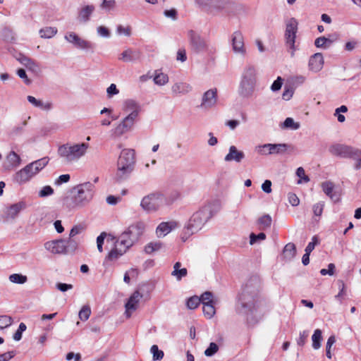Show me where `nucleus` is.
I'll list each match as a JSON object with an SVG mask.
<instances>
[{
	"instance_id": "nucleus-1",
	"label": "nucleus",
	"mask_w": 361,
	"mask_h": 361,
	"mask_svg": "<svg viewBox=\"0 0 361 361\" xmlns=\"http://www.w3.org/2000/svg\"><path fill=\"white\" fill-rule=\"evenodd\" d=\"M220 209L221 205L218 202L207 203L201 207L193 213L183 228L180 235L181 240L185 242L192 235L201 230L204 225L219 212Z\"/></svg>"
},
{
	"instance_id": "nucleus-2",
	"label": "nucleus",
	"mask_w": 361,
	"mask_h": 361,
	"mask_svg": "<svg viewBox=\"0 0 361 361\" xmlns=\"http://www.w3.org/2000/svg\"><path fill=\"white\" fill-rule=\"evenodd\" d=\"M94 185L85 182L75 186L71 195L63 199V204L69 209L82 208L89 204L94 195Z\"/></svg>"
},
{
	"instance_id": "nucleus-3",
	"label": "nucleus",
	"mask_w": 361,
	"mask_h": 361,
	"mask_svg": "<svg viewBox=\"0 0 361 361\" xmlns=\"http://www.w3.org/2000/svg\"><path fill=\"white\" fill-rule=\"evenodd\" d=\"M135 152L133 149H123L118 158L114 180L121 182L128 178L134 170Z\"/></svg>"
},
{
	"instance_id": "nucleus-4",
	"label": "nucleus",
	"mask_w": 361,
	"mask_h": 361,
	"mask_svg": "<svg viewBox=\"0 0 361 361\" xmlns=\"http://www.w3.org/2000/svg\"><path fill=\"white\" fill-rule=\"evenodd\" d=\"M178 197L179 194L178 192H174L169 197L161 192H153L142 199L140 207L148 213L154 212L164 205L172 204Z\"/></svg>"
},
{
	"instance_id": "nucleus-5",
	"label": "nucleus",
	"mask_w": 361,
	"mask_h": 361,
	"mask_svg": "<svg viewBox=\"0 0 361 361\" xmlns=\"http://www.w3.org/2000/svg\"><path fill=\"white\" fill-rule=\"evenodd\" d=\"M257 83V71L254 66H246L241 75L238 87V94L243 98L251 97L255 90Z\"/></svg>"
},
{
	"instance_id": "nucleus-6",
	"label": "nucleus",
	"mask_w": 361,
	"mask_h": 361,
	"mask_svg": "<svg viewBox=\"0 0 361 361\" xmlns=\"http://www.w3.org/2000/svg\"><path fill=\"white\" fill-rule=\"evenodd\" d=\"M89 147L90 145L85 142L74 145L66 144L59 147L58 154L65 161L70 163L78 161L85 156Z\"/></svg>"
},
{
	"instance_id": "nucleus-7",
	"label": "nucleus",
	"mask_w": 361,
	"mask_h": 361,
	"mask_svg": "<svg viewBox=\"0 0 361 361\" xmlns=\"http://www.w3.org/2000/svg\"><path fill=\"white\" fill-rule=\"evenodd\" d=\"M298 31V22L295 18H290L286 21L284 33L285 45L291 57H294L295 51L299 49V43L296 38Z\"/></svg>"
},
{
	"instance_id": "nucleus-8",
	"label": "nucleus",
	"mask_w": 361,
	"mask_h": 361,
	"mask_svg": "<svg viewBox=\"0 0 361 361\" xmlns=\"http://www.w3.org/2000/svg\"><path fill=\"white\" fill-rule=\"evenodd\" d=\"M329 152L336 157L344 159H357L361 157V150L351 146L334 144L329 148Z\"/></svg>"
},
{
	"instance_id": "nucleus-9",
	"label": "nucleus",
	"mask_w": 361,
	"mask_h": 361,
	"mask_svg": "<svg viewBox=\"0 0 361 361\" xmlns=\"http://www.w3.org/2000/svg\"><path fill=\"white\" fill-rule=\"evenodd\" d=\"M137 116L127 115L122 121L110 131V136L112 139L121 137L127 132L131 130L136 122Z\"/></svg>"
},
{
	"instance_id": "nucleus-10",
	"label": "nucleus",
	"mask_w": 361,
	"mask_h": 361,
	"mask_svg": "<svg viewBox=\"0 0 361 361\" xmlns=\"http://www.w3.org/2000/svg\"><path fill=\"white\" fill-rule=\"evenodd\" d=\"M241 8V6L235 1L231 0H215L213 5V13L215 14L224 12L226 14H235Z\"/></svg>"
},
{
	"instance_id": "nucleus-11",
	"label": "nucleus",
	"mask_w": 361,
	"mask_h": 361,
	"mask_svg": "<svg viewBox=\"0 0 361 361\" xmlns=\"http://www.w3.org/2000/svg\"><path fill=\"white\" fill-rule=\"evenodd\" d=\"M188 37L191 49L195 53L210 51L209 45L197 32L190 30L188 32Z\"/></svg>"
},
{
	"instance_id": "nucleus-12",
	"label": "nucleus",
	"mask_w": 361,
	"mask_h": 361,
	"mask_svg": "<svg viewBox=\"0 0 361 361\" xmlns=\"http://www.w3.org/2000/svg\"><path fill=\"white\" fill-rule=\"evenodd\" d=\"M65 39L71 43L75 48L82 50H92L94 48V44L91 42L80 37L77 34L73 32H68L64 37Z\"/></svg>"
},
{
	"instance_id": "nucleus-13",
	"label": "nucleus",
	"mask_w": 361,
	"mask_h": 361,
	"mask_svg": "<svg viewBox=\"0 0 361 361\" xmlns=\"http://www.w3.org/2000/svg\"><path fill=\"white\" fill-rule=\"evenodd\" d=\"M142 297V294L140 293L139 290L134 291L133 293L130 296L129 299L125 305V314L127 318H130L133 312H134L138 308L140 301Z\"/></svg>"
},
{
	"instance_id": "nucleus-14",
	"label": "nucleus",
	"mask_w": 361,
	"mask_h": 361,
	"mask_svg": "<svg viewBox=\"0 0 361 361\" xmlns=\"http://www.w3.org/2000/svg\"><path fill=\"white\" fill-rule=\"evenodd\" d=\"M44 246L47 251L52 254H65L67 250L66 242L63 239L47 241Z\"/></svg>"
},
{
	"instance_id": "nucleus-15",
	"label": "nucleus",
	"mask_w": 361,
	"mask_h": 361,
	"mask_svg": "<svg viewBox=\"0 0 361 361\" xmlns=\"http://www.w3.org/2000/svg\"><path fill=\"white\" fill-rule=\"evenodd\" d=\"M217 102V89L212 88L206 91L202 97L200 106L202 109H209L216 104Z\"/></svg>"
},
{
	"instance_id": "nucleus-16",
	"label": "nucleus",
	"mask_w": 361,
	"mask_h": 361,
	"mask_svg": "<svg viewBox=\"0 0 361 361\" xmlns=\"http://www.w3.org/2000/svg\"><path fill=\"white\" fill-rule=\"evenodd\" d=\"M145 228L144 223L139 221L129 226L123 233L127 234L129 238L135 243L142 235Z\"/></svg>"
},
{
	"instance_id": "nucleus-17",
	"label": "nucleus",
	"mask_w": 361,
	"mask_h": 361,
	"mask_svg": "<svg viewBox=\"0 0 361 361\" xmlns=\"http://www.w3.org/2000/svg\"><path fill=\"white\" fill-rule=\"evenodd\" d=\"M38 172H35V169L30 166V164L15 174V180L21 184L29 181L32 177L37 175Z\"/></svg>"
},
{
	"instance_id": "nucleus-18",
	"label": "nucleus",
	"mask_w": 361,
	"mask_h": 361,
	"mask_svg": "<svg viewBox=\"0 0 361 361\" xmlns=\"http://www.w3.org/2000/svg\"><path fill=\"white\" fill-rule=\"evenodd\" d=\"M141 55L139 49L127 48L119 55L118 59L125 63H133L139 61Z\"/></svg>"
},
{
	"instance_id": "nucleus-19",
	"label": "nucleus",
	"mask_w": 361,
	"mask_h": 361,
	"mask_svg": "<svg viewBox=\"0 0 361 361\" xmlns=\"http://www.w3.org/2000/svg\"><path fill=\"white\" fill-rule=\"evenodd\" d=\"M232 47L235 53L244 56L246 49L244 45V39L242 33L239 31L235 32L232 35Z\"/></svg>"
},
{
	"instance_id": "nucleus-20",
	"label": "nucleus",
	"mask_w": 361,
	"mask_h": 361,
	"mask_svg": "<svg viewBox=\"0 0 361 361\" xmlns=\"http://www.w3.org/2000/svg\"><path fill=\"white\" fill-rule=\"evenodd\" d=\"M26 204L24 202H18L7 207L4 211V218L6 220L14 219L18 214L25 209Z\"/></svg>"
},
{
	"instance_id": "nucleus-21",
	"label": "nucleus",
	"mask_w": 361,
	"mask_h": 361,
	"mask_svg": "<svg viewBox=\"0 0 361 361\" xmlns=\"http://www.w3.org/2000/svg\"><path fill=\"white\" fill-rule=\"evenodd\" d=\"M122 110L128 116L138 117L141 108L136 101L127 99L123 102Z\"/></svg>"
},
{
	"instance_id": "nucleus-22",
	"label": "nucleus",
	"mask_w": 361,
	"mask_h": 361,
	"mask_svg": "<svg viewBox=\"0 0 361 361\" xmlns=\"http://www.w3.org/2000/svg\"><path fill=\"white\" fill-rule=\"evenodd\" d=\"M133 244V242L129 238V236L123 232L115 242L114 245L117 247L121 252H126Z\"/></svg>"
},
{
	"instance_id": "nucleus-23",
	"label": "nucleus",
	"mask_w": 361,
	"mask_h": 361,
	"mask_svg": "<svg viewBox=\"0 0 361 361\" xmlns=\"http://www.w3.org/2000/svg\"><path fill=\"white\" fill-rule=\"evenodd\" d=\"M324 58L321 53L313 54L309 60V68L313 72H319L323 68Z\"/></svg>"
},
{
	"instance_id": "nucleus-24",
	"label": "nucleus",
	"mask_w": 361,
	"mask_h": 361,
	"mask_svg": "<svg viewBox=\"0 0 361 361\" xmlns=\"http://www.w3.org/2000/svg\"><path fill=\"white\" fill-rule=\"evenodd\" d=\"M192 90V86L185 82H178L171 87L172 93L175 96L185 95L190 92Z\"/></svg>"
},
{
	"instance_id": "nucleus-25",
	"label": "nucleus",
	"mask_w": 361,
	"mask_h": 361,
	"mask_svg": "<svg viewBox=\"0 0 361 361\" xmlns=\"http://www.w3.org/2000/svg\"><path fill=\"white\" fill-rule=\"evenodd\" d=\"M177 226L175 221L161 222L156 229V234L158 238H164L169 234Z\"/></svg>"
},
{
	"instance_id": "nucleus-26",
	"label": "nucleus",
	"mask_w": 361,
	"mask_h": 361,
	"mask_svg": "<svg viewBox=\"0 0 361 361\" xmlns=\"http://www.w3.org/2000/svg\"><path fill=\"white\" fill-rule=\"evenodd\" d=\"M245 158V154L242 151L238 150L235 146H231L229 147V152L226 155L224 160L226 161H235L238 163L240 162Z\"/></svg>"
},
{
	"instance_id": "nucleus-27",
	"label": "nucleus",
	"mask_w": 361,
	"mask_h": 361,
	"mask_svg": "<svg viewBox=\"0 0 361 361\" xmlns=\"http://www.w3.org/2000/svg\"><path fill=\"white\" fill-rule=\"evenodd\" d=\"M94 9L93 5H87L81 8L78 11V20L82 23L88 22Z\"/></svg>"
},
{
	"instance_id": "nucleus-28",
	"label": "nucleus",
	"mask_w": 361,
	"mask_h": 361,
	"mask_svg": "<svg viewBox=\"0 0 361 361\" xmlns=\"http://www.w3.org/2000/svg\"><path fill=\"white\" fill-rule=\"evenodd\" d=\"M16 59L32 72H37L39 69V65L34 60L22 54H20Z\"/></svg>"
},
{
	"instance_id": "nucleus-29",
	"label": "nucleus",
	"mask_w": 361,
	"mask_h": 361,
	"mask_svg": "<svg viewBox=\"0 0 361 361\" xmlns=\"http://www.w3.org/2000/svg\"><path fill=\"white\" fill-rule=\"evenodd\" d=\"M296 255V247L294 243H289L285 245L282 252V259L285 262H290Z\"/></svg>"
},
{
	"instance_id": "nucleus-30",
	"label": "nucleus",
	"mask_w": 361,
	"mask_h": 361,
	"mask_svg": "<svg viewBox=\"0 0 361 361\" xmlns=\"http://www.w3.org/2000/svg\"><path fill=\"white\" fill-rule=\"evenodd\" d=\"M20 156L11 151L6 157L5 166L6 169L16 168L20 164Z\"/></svg>"
},
{
	"instance_id": "nucleus-31",
	"label": "nucleus",
	"mask_w": 361,
	"mask_h": 361,
	"mask_svg": "<svg viewBox=\"0 0 361 361\" xmlns=\"http://www.w3.org/2000/svg\"><path fill=\"white\" fill-rule=\"evenodd\" d=\"M27 101L32 104L34 106L39 108L44 111H49L52 109V103L50 102H44L42 100L37 99L33 96H27Z\"/></svg>"
},
{
	"instance_id": "nucleus-32",
	"label": "nucleus",
	"mask_w": 361,
	"mask_h": 361,
	"mask_svg": "<svg viewBox=\"0 0 361 361\" xmlns=\"http://www.w3.org/2000/svg\"><path fill=\"white\" fill-rule=\"evenodd\" d=\"M322 188L324 192L329 196L332 200L336 202L338 200V197L334 192V184L331 181H325L322 183Z\"/></svg>"
},
{
	"instance_id": "nucleus-33",
	"label": "nucleus",
	"mask_w": 361,
	"mask_h": 361,
	"mask_svg": "<svg viewBox=\"0 0 361 361\" xmlns=\"http://www.w3.org/2000/svg\"><path fill=\"white\" fill-rule=\"evenodd\" d=\"M181 263L177 262L173 266V271L171 272V275L175 276L178 281L181 280L183 277L187 276L188 271L185 268L180 269Z\"/></svg>"
},
{
	"instance_id": "nucleus-34",
	"label": "nucleus",
	"mask_w": 361,
	"mask_h": 361,
	"mask_svg": "<svg viewBox=\"0 0 361 361\" xmlns=\"http://www.w3.org/2000/svg\"><path fill=\"white\" fill-rule=\"evenodd\" d=\"M272 219L270 215L264 214L257 220V226L259 230H266L270 228Z\"/></svg>"
},
{
	"instance_id": "nucleus-35",
	"label": "nucleus",
	"mask_w": 361,
	"mask_h": 361,
	"mask_svg": "<svg viewBox=\"0 0 361 361\" xmlns=\"http://www.w3.org/2000/svg\"><path fill=\"white\" fill-rule=\"evenodd\" d=\"M267 147L269 148L270 154H277L284 153L287 150L286 144H269Z\"/></svg>"
},
{
	"instance_id": "nucleus-36",
	"label": "nucleus",
	"mask_w": 361,
	"mask_h": 361,
	"mask_svg": "<svg viewBox=\"0 0 361 361\" xmlns=\"http://www.w3.org/2000/svg\"><path fill=\"white\" fill-rule=\"evenodd\" d=\"M49 163V158L45 157L30 164V166L35 169V172H39L42 170Z\"/></svg>"
},
{
	"instance_id": "nucleus-37",
	"label": "nucleus",
	"mask_w": 361,
	"mask_h": 361,
	"mask_svg": "<svg viewBox=\"0 0 361 361\" xmlns=\"http://www.w3.org/2000/svg\"><path fill=\"white\" fill-rule=\"evenodd\" d=\"M153 80L156 85L163 86L169 82V77L166 74L156 71Z\"/></svg>"
},
{
	"instance_id": "nucleus-38",
	"label": "nucleus",
	"mask_w": 361,
	"mask_h": 361,
	"mask_svg": "<svg viewBox=\"0 0 361 361\" xmlns=\"http://www.w3.org/2000/svg\"><path fill=\"white\" fill-rule=\"evenodd\" d=\"M163 247V243L160 241L150 242L145 247V252L147 254H152L160 250Z\"/></svg>"
},
{
	"instance_id": "nucleus-39",
	"label": "nucleus",
	"mask_w": 361,
	"mask_h": 361,
	"mask_svg": "<svg viewBox=\"0 0 361 361\" xmlns=\"http://www.w3.org/2000/svg\"><path fill=\"white\" fill-rule=\"evenodd\" d=\"M214 3L215 0H195L196 4L210 13H213V5H214Z\"/></svg>"
},
{
	"instance_id": "nucleus-40",
	"label": "nucleus",
	"mask_w": 361,
	"mask_h": 361,
	"mask_svg": "<svg viewBox=\"0 0 361 361\" xmlns=\"http://www.w3.org/2000/svg\"><path fill=\"white\" fill-rule=\"evenodd\" d=\"M57 33V29L54 27H46L39 30V35L42 38L49 39L53 37Z\"/></svg>"
},
{
	"instance_id": "nucleus-41",
	"label": "nucleus",
	"mask_w": 361,
	"mask_h": 361,
	"mask_svg": "<svg viewBox=\"0 0 361 361\" xmlns=\"http://www.w3.org/2000/svg\"><path fill=\"white\" fill-rule=\"evenodd\" d=\"M322 332L320 329H316L312 336V348L315 350L321 347V341L322 340Z\"/></svg>"
},
{
	"instance_id": "nucleus-42",
	"label": "nucleus",
	"mask_w": 361,
	"mask_h": 361,
	"mask_svg": "<svg viewBox=\"0 0 361 361\" xmlns=\"http://www.w3.org/2000/svg\"><path fill=\"white\" fill-rule=\"evenodd\" d=\"M125 252H121L114 245V247L109 252L108 255L105 258L104 263L107 262H114L117 260Z\"/></svg>"
},
{
	"instance_id": "nucleus-43",
	"label": "nucleus",
	"mask_w": 361,
	"mask_h": 361,
	"mask_svg": "<svg viewBox=\"0 0 361 361\" xmlns=\"http://www.w3.org/2000/svg\"><path fill=\"white\" fill-rule=\"evenodd\" d=\"M27 121H24L20 124L14 126L9 132V136L11 137H14L20 135L23 133L24 128L27 126Z\"/></svg>"
},
{
	"instance_id": "nucleus-44",
	"label": "nucleus",
	"mask_w": 361,
	"mask_h": 361,
	"mask_svg": "<svg viewBox=\"0 0 361 361\" xmlns=\"http://www.w3.org/2000/svg\"><path fill=\"white\" fill-rule=\"evenodd\" d=\"M9 281L17 284H23L27 282V277L20 274H13L9 276Z\"/></svg>"
},
{
	"instance_id": "nucleus-45",
	"label": "nucleus",
	"mask_w": 361,
	"mask_h": 361,
	"mask_svg": "<svg viewBox=\"0 0 361 361\" xmlns=\"http://www.w3.org/2000/svg\"><path fill=\"white\" fill-rule=\"evenodd\" d=\"M331 39L325 37H319L314 41V45L318 48H327L331 45Z\"/></svg>"
},
{
	"instance_id": "nucleus-46",
	"label": "nucleus",
	"mask_w": 361,
	"mask_h": 361,
	"mask_svg": "<svg viewBox=\"0 0 361 361\" xmlns=\"http://www.w3.org/2000/svg\"><path fill=\"white\" fill-rule=\"evenodd\" d=\"M215 303H210V304H204L203 305V312L205 317H207L209 319H211L214 317V315L216 313L215 307H214Z\"/></svg>"
},
{
	"instance_id": "nucleus-47",
	"label": "nucleus",
	"mask_w": 361,
	"mask_h": 361,
	"mask_svg": "<svg viewBox=\"0 0 361 361\" xmlns=\"http://www.w3.org/2000/svg\"><path fill=\"white\" fill-rule=\"evenodd\" d=\"M347 111L348 107L345 105H342L336 109L334 115L337 117V120L339 123H343L345 121V117L341 113H345Z\"/></svg>"
},
{
	"instance_id": "nucleus-48",
	"label": "nucleus",
	"mask_w": 361,
	"mask_h": 361,
	"mask_svg": "<svg viewBox=\"0 0 361 361\" xmlns=\"http://www.w3.org/2000/svg\"><path fill=\"white\" fill-rule=\"evenodd\" d=\"M91 314V309L89 305H84L79 312L78 317L82 321H86Z\"/></svg>"
},
{
	"instance_id": "nucleus-49",
	"label": "nucleus",
	"mask_w": 361,
	"mask_h": 361,
	"mask_svg": "<svg viewBox=\"0 0 361 361\" xmlns=\"http://www.w3.org/2000/svg\"><path fill=\"white\" fill-rule=\"evenodd\" d=\"M282 128L298 130L300 128V124L295 123L292 118H287L283 123Z\"/></svg>"
},
{
	"instance_id": "nucleus-50",
	"label": "nucleus",
	"mask_w": 361,
	"mask_h": 361,
	"mask_svg": "<svg viewBox=\"0 0 361 361\" xmlns=\"http://www.w3.org/2000/svg\"><path fill=\"white\" fill-rule=\"evenodd\" d=\"M199 298L202 305L215 303L212 293L209 291L204 292Z\"/></svg>"
},
{
	"instance_id": "nucleus-51",
	"label": "nucleus",
	"mask_w": 361,
	"mask_h": 361,
	"mask_svg": "<svg viewBox=\"0 0 361 361\" xmlns=\"http://www.w3.org/2000/svg\"><path fill=\"white\" fill-rule=\"evenodd\" d=\"M13 319L8 315L0 316V329H3L11 325Z\"/></svg>"
},
{
	"instance_id": "nucleus-52",
	"label": "nucleus",
	"mask_w": 361,
	"mask_h": 361,
	"mask_svg": "<svg viewBox=\"0 0 361 361\" xmlns=\"http://www.w3.org/2000/svg\"><path fill=\"white\" fill-rule=\"evenodd\" d=\"M1 37L6 42H13L15 39L13 31L7 27L1 31Z\"/></svg>"
},
{
	"instance_id": "nucleus-53",
	"label": "nucleus",
	"mask_w": 361,
	"mask_h": 361,
	"mask_svg": "<svg viewBox=\"0 0 361 361\" xmlns=\"http://www.w3.org/2000/svg\"><path fill=\"white\" fill-rule=\"evenodd\" d=\"M151 353L153 355V360H160L164 357V352L161 350H159L158 346L157 345H153L151 347Z\"/></svg>"
},
{
	"instance_id": "nucleus-54",
	"label": "nucleus",
	"mask_w": 361,
	"mask_h": 361,
	"mask_svg": "<svg viewBox=\"0 0 361 361\" xmlns=\"http://www.w3.org/2000/svg\"><path fill=\"white\" fill-rule=\"evenodd\" d=\"M116 6L115 0H103L100 4V8L106 11L114 9Z\"/></svg>"
},
{
	"instance_id": "nucleus-55",
	"label": "nucleus",
	"mask_w": 361,
	"mask_h": 361,
	"mask_svg": "<svg viewBox=\"0 0 361 361\" xmlns=\"http://www.w3.org/2000/svg\"><path fill=\"white\" fill-rule=\"evenodd\" d=\"M200 303V299L197 296L190 298L187 301V306L190 310H194L197 307Z\"/></svg>"
},
{
	"instance_id": "nucleus-56",
	"label": "nucleus",
	"mask_w": 361,
	"mask_h": 361,
	"mask_svg": "<svg viewBox=\"0 0 361 361\" xmlns=\"http://www.w3.org/2000/svg\"><path fill=\"white\" fill-rule=\"evenodd\" d=\"M53 193L54 189L49 185H46L39 191L38 196L39 197H46L47 196L51 195Z\"/></svg>"
},
{
	"instance_id": "nucleus-57",
	"label": "nucleus",
	"mask_w": 361,
	"mask_h": 361,
	"mask_svg": "<svg viewBox=\"0 0 361 361\" xmlns=\"http://www.w3.org/2000/svg\"><path fill=\"white\" fill-rule=\"evenodd\" d=\"M27 329L26 325L24 323H20L19 324L18 330L16 331V333L13 334V339L16 341H20L22 338V334Z\"/></svg>"
},
{
	"instance_id": "nucleus-58",
	"label": "nucleus",
	"mask_w": 361,
	"mask_h": 361,
	"mask_svg": "<svg viewBox=\"0 0 361 361\" xmlns=\"http://www.w3.org/2000/svg\"><path fill=\"white\" fill-rule=\"evenodd\" d=\"M219 350V346L215 343H211L209 346L205 350L204 355L207 357L214 355Z\"/></svg>"
},
{
	"instance_id": "nucleus-59",
	"label": "nucleus",
	"mask_w": 361,
	"mask_h": 361,
	"mask_svg": "<svg viewBox=\"0 0 361 361\" xmlns=\"http://www.w3.org/2000/svg\"><path fill=\"white\" fill-rule=\"evenodd\" d=\"M269 144L270 143L256 146L255 152L260 155H270V153L269 152V148L267 147V146L269 145Z\"/></svg>"
},
{
	"instance_id": "nucleus-60",
	"label": "nucleus",
	"mask_w": 361,
	"mask_h": 361,
	"mask_svg": "<svg viewBox=\"0 0 361 361\" xmlns=\"http://www.w3.org/2000/svg\"><path fill=\"white\" fill-rule=\"evenodd\" d=\"M116 32L118 35H124L129 37L131 35V28L129 26L123 27L121 25L117 26Z\"/></svg>"
},
{
	"instance_id": "nucleus-61",
	"label": "nucleus",
	"mask_w": 361,
	"mask_h": 361,
	"mask_svg": "<svg viewBox=\"0 0 361 361\" xmlns=\"http://www.w3.org/2000/svg\"><path fill=\"white\" fill-rule=\"evenodd\" d=\"M318 243L319 241L316 235L313 236L312 241L308 243L305 250V252L310 254Z\"/></svg>"
},
{
	"instance_id": "nucleus-62",
	"label": "nucleus",
	"mask_w": 361,
	"mask_h": 361,
	"mask_svg": "<svg viewBox=\"0 0 361 361\" xmlns=\"http://www.w3.org/2000/svg\"><path fill=\"white\" fill-rule=\"evenodd\" d=\"M266 238V235L264 233H259L256 235L255 233H251L250 235V243L253 245L257 240H263Z\"/></svg>"
},
{
	"instance_id": "nucleus-63",
	"label": "nucleus",
	"mask_w": 361,
	"mask_h": 361,
	"mask_svg": "<svg viewBox=\"0 0 361 361\" xmlns=\"http://www.w3.org/2000/svg\"><path fill=\"white\" fill-rule=\"evenodd\" d=\"M358 46V42L356 39L348 41L344 46V49L347 51H352Z\"/></svg>"
},
{
	"instance_id": "nucleus-64",
	"label": "nucleus",
	"mask_w": 361,
	"mask_h": 361,
	"mask_svg": "<svg viewBox=\"0 0 361 361\" xmlns=\"http://www.w3.org/2000/svg\"><path fill=\"white\" fill-rule=\"evenodd\" d=\"M283 78L280 76H279L277 78V79L276 80L274 81V82L272 83L271 86V90L273 91V92H276V91H279L281 88V86L283 85Z\"/></svg>"
}]
</instances>
